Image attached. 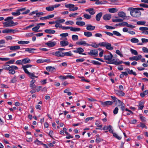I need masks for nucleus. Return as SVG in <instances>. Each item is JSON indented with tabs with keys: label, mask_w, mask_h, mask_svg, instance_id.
Here are the masks:
<instances>
[{
	"label": "nucleus",
	"mask_w": 148,
	"mask_h": 148,
	"mask_svg": "<svg viewBox=\"0 0 148 148\" xmlns=\"http://www.w3.org/2000/svg\"><path fill=\"white\" fill-rule=\"evenodd\" d=\"M13 19L12 17H8L4 19L5 22L3 23V24L5 27H11L17 25L18 23L17 22H14L12 20Z\"/></svg>",
	"instance_id": "obj_1"
},
{
	"label": "nucleus",
	"mask_w": 148,
	"mask_h": 148,
	"mask_svg": "<svg viewBox=\"0 0 148 148\" xmlns=\"http://www.w3.org/2000/svg\"><path fill=\"white\" fill-rule=\"evenodd\" d=\"M130 14L132 16L136 18L139 17L141 15V12L137 8L132 9Z\"/></svg>",
	"instance_id": "obj_2"
},
{
	"label": "nucleus",
	"mask_w": 148,
	"mask_h": 148,
	"mask_svg": "<svg viewBox=\"0 0 148 148\" xmlns=\"http://www.w3.org/2000/svg\"><path fill=\"white\" fill-rule=\"evenodd\" d=\"M110 97L114 101V102L116 104L119 103L120 104V105H119V106H120L121 109L123 111L125 108L124 104L120 100L117 99L115 97L112 96H110Z\"/></svg>",
	"instance_id": "obj_3"
},
{
	"label": "nucleus",
	"mask_w": 148,
	"mask_h": 148,
	"mask_svg": "<svg viewBox=\"0 0 148 148\" xmlns=\"http://www.w3.org/2000/svg\"><path fill=\"white\" fill-rule=\"evenodd\" d=\"M65 7L66 8H69V10L70 11H74L78 9V8L77 7L75 6L74 5L72 4H64Z\"/></svg>",
	"instance_id": "obj_4"
},
{
	"label": "nucleus",
	"mask_w": 148,
	"mask_h": 148,
	"mask_svg": "<svg viewBox=\"0 0 148 148\" xmlns=\"http://www.w3.org/2000/svg\"><path fill=\"white\" fill-rule=\"evenodd\" d=\"M100 45H101V46L105 47L107 49L109 50H112L113 49V47L112 46L111 44L107 42H101Z\"/></svg>",
	"instance_id": "obj_5"
},
{
	"label": "nucleus",
	"mask_w": 148,
	"mask_h": 148,
	"mask_svg": "<svg viewBox=\"0 0 148 148\" xmlns=\"http://www.w3.org/2000/svg\"><path fill=\"white\" fill-rule=\"evenodd\" d=\"M18 68L16 66L12 65L10 66L9 68V73L13 75L15 74L16 72L15 70H18Z\"/></svg>",
	"instance_id": "obj_6"
},
{
	"label": "nucleus",
	"mask_w": 148,
	"mask_h": 148,
	"mask_svg": "<svg viewBox=\"0 0 148 148\" xmlns=\"http://www.w3.org/2000/svg\"><path fill=\"white\" fill-rule=\"evenodd\" d=\"M49 47H54L56 44V41H49L48 42L45 43Z\"/></svg>",
	"instance_id": "obj_7"
},
{
	"label": "nucleus",
	"mask_w": 148,
	"mask_h": 148,
	"mask_svg": "<svg viewBox=\"0 0 148 148\" xmlns=\"http://www.w3.org/2000/svg\"><path fill=\"white\" fill-rule=\"evenodd\" d=\"M98 51L97 50H91L88 54L90 56L96 57L98 55Z\"/></svg>",
	"instance_id": "obj_8"
},
{
	"label": "nucleus",
	"mask_w": 148,
	"mask_h": 148,
	"mask_svg": "<svg viewBox=\"0 0 148 148\" xmlns=\"http://www.w3.org/2000/svg\"><path fill=\"white\" fill-rule=\"evenodd\" d=\"M119 25L120 26H125L127 27H129L131 28H134L135 27V26L134 25H131L128 24V23L126 22H123L119 24Z\"/></svg>",
	"instance_id": "obj_9"
},
{
	"label": "nucleus",
	"mask_w": 148,
	"mask_h": 148,
	"mask_svg": "<svg viewBox=\"0 0 148 148\" xmlns=\"http://www.w3.org/2000/svg\"><path fill=\"white\" fill-rule=\"evenodd\" d=\"M84 50L81 47L77 48L76 50L73 51L75 53H78L79 54H83L85 55V53H83L84 51Z\"/></svg>",
	"instance_id": "obj_10"
},
{
	"label": "nucleus",
	"mask_w": 148,
	"mask_h": 148,
	"mask_svg": "<svg viewBox=\"0 0 148 148\" xmlns=\"http://www.w3.org/2000/svg\"><path fill=\"white\" fill-rule=\"evenodd\" d=\"M76 44L78 45H82L84 46H89V44L86 43V42L82 40H80L76 42Z\"/></svg>",
	"instance_id": "obj_11"
},
{
	"label": "nucleus",
	"mask_w": 148,
	"mask_h": 148,
	"mask_svg": "<svg viewBox=\"0 0 148 148\" xmlns=\"http://www.w3.org/2000/svg\"><path fill=\"white\" fill-rule=\"evenodd\" d=\"M112 63L116 65H119L123 63L122 61H120L118 58L114 59L112 60Z\"/></svg>",
	"instance_id": "obj_12"
},
{
	"label": "nucleus",
	"mask_w": 148,
	"mask_h": 148,
	"mask_svg": "<svg viewBox=\"0 0 148 148\" xmlns=\"http://www.w3.org/2000/svg\"><path fill=\"white\" fill-rule=\"evenodd\" d=\"M100 102L101 105L104 106L111 105L113 103V102L111 101H107L105 102H103L102 101H100Z\"/></svg>",
	"instance_id": "obj_13"
},
{
	"label": "nucleus",
	"mask_w": 148,
	"mask_h": 148,
	"mask_svg": "<svg viewBox=\"0 0 148 148\" xmlns=\"http://www.w3.org/2000/svg\"><path fill=\"white\" fill-rule=\"evenodd\" d=\"M113 57V55L111 53H110V54H109L104 56V59L108 61L111 60Z\"/></svg>",
	"instance_id": "obj_14"
},
{
	"label": "nucleus",
	"mask_w": 148,
	"mask_h": 148,
	"mask_svg": "<svg viewBox=\"0 0 148 148\" xmlns=\"http://www.w3.org/2000/svg\"><path fill=\"white\" fill-rule=\"evenodd\" d=\"M60 41V44L62 47H65L68 45L69 44V42L66 40H62Z\"/></svg>",
	"instance_id": "obj_15"
},
{
	"label": "nucleus",
	"mask_w": 148,
	"mask_h": 148,
	"mask_svg": "<svg viewBox=\"0 0 148 148\" xmlns=\"http://www.w3.org/2000/svg\"><path fill=\"white\" fill-rule=\"evenodd\" d=\"M69 34L67 33H62L60 34V36H61L60 39L61 40H67V38L66 37L68 36Z\"/></svg>",
	"instance_id": "obj_16"
},
{
	"label": "nucleus",
	"mask_w": 148,
	"mask_h": 148,
	"mask_svg": "<svg viewBox=\"0 0 148 148\" xmlns=\"http://www.w3.org/2000/svg\"><path fill=\"white\" fill-rule=\"evenodd\" d=\"M33 65L31 64H27L25 65H22V68L23 70L24 71L25 73L28 72L27 68L29 67H31L33 66Z\"/></svg>",
	"instance_id": "obj_17"
},
{
	"label": "nucleus",
	"mask_w": 148,
	"mask_h": 148,
	"mask_svg": "<svg viewBox=\"0 0 148 148\" xmlns=\"http://www.w3.org/2000/svg\"><path fill=\"white\" fill-rule=\"evenodd\" d=\"M25 73L27 74L31 79H33V77H38L37 76L35 75L34 73H31L28 71Z\"/></svg>",
	"instance_id": "obj_18"
},
{
	"label": "nucleus",
	"mask_w": 148,
	"mask_h": 148,
	"mask_svg": "<svg viewBox=\"0 0 148 148\" xmlns=\"http://www.w3.org/2000/svg\"><path fill=\"white\" fill-rule=\"evenodd\" d=\"M55 56L58 57H63L64 56V53L60 51H56L55 53Z\"/></svg>",
	"instance_id": "obj_19"
},
{
	"label": "nucleus",
	"mask_w": 148,
	"mask_h": 148,
	"mask_svg": "<svg viewBox=\"0 0 148 148\" xmlns=\"http://www.w3.org/2000/svg\"><path fill=\"white\" fill-rule=\"evenodd\" d=\"M86 29L88 31H92L94 30L95 28V27L92 26L90 24H88L86 25Z\"/></svg>",
	"instance_id": "obj_20"
},
{
	"label": "nucleus",
	"mask_w": 148,
	"mask_h": 148,
	"mask_svg": "<svg viewBox=\"0 0 148 148\" xmlns=\"http://www.w3.org/2000/svg\"><path fill=\"white\" fill-rule=\"evenodd\" d=\"M111 18V15L110 14H106L103 16V18L105 20H109Z\"/></svg>",
	"instance_id": "obj_21"
},
{
	"label": "nucleus",
	"mask_w": 148,
	"mask_h": 148,
	"mask_svg": "<svg viewBox=\"0 0 148 148\" xmlns=\"http://www.w3.org/2000/svg\"><path fill=\"white\" fill-rule=\"evenodd\" d=\"M115 93L118 95L120 96H122L124 95L125 93L121 91L115 90Z\"/></svg>",
	"instance_id": "obj_22"
},
{
	"label": "nucleus",
	"mask_w": 148,
	"mask_h": 148,
	"mask_svg": "<svg viewBox=\"0 0 148 148\" xmlns=\"http://www.w3.org/2000/svg\"><path fill=\"white\" fill-rule=\"evenodd\" d=\"M9 48L10 50H18L20 49V47L18 45L9 46Z\"/></svg>",
	"instance_id": "obj_23"
},
{
	"label": "nucleus",
	"mask_w": 148,
	"mask_h": 148,
	"mask_svg": "<svg viewBox=\"0 0 148 148\" xmlns=\"http://www.w3.org/2000/svg\"><path fill=\"white\" fill-rule=\"evenodd\" d=\"M23 64H26L31 62L30 60L28 58H25L22 59Z\"/></svg>",
	"instance_id": "obj_24"
},
{
	"label": "nucleus",
	"mask_w": 148,
	"mask_h": 148,
	"mask_svg": "<svg viewBox=\"0 0 148 148\" xmlns=\"http://www.w3.org/2000/svg\"><path fill=\"white\" fill-rule=\"evenodd\" d=\"M86 11V12H88L91 15H93L95 13V12L94 10V9L92 8L87 9Z\"/></svg>",
	"instance_id": "obj_25"
},
{
	"label": "nucleus",
	"mask_w": 148,
	"mask_h": 148,
	"mask_svg": "<svg viewBox=\"0 0 148 148\" xmlns=\"http://www.w3.org/2000/svg\"><path fill=\"white\" fill-rule=\"evenodd\" d=\"M45 32L46 33L54 34L55 33L56 31L55 30L51 29H46L45 30Z\"/></svg>",
	"instance_id": "obj_26"
},
{
	"label": "nucleus",
	"mask_w": 148,
	"mask_h": 148,
	"mask_svg": "<svg viewBox=\"0 0 148 148\" xmlns=\"http://www.w3.org/2000/svg\"><path fill=\"white\" fill-rule=\"evenodd\" d=\"M35 82V80L34 79H33L30 81V86L32 88H34L36 87V85L34 84Z\"/></svg>",
	"instance_id": "obj_27"
},
{
	"label": "nucleus",
	"mask_w": 148,
	"mask_h": 148,
	"mask_svg": "<svg viewBox=\"0 0 148 148\" xmlns=\"http://www.w3.org/2000/svg\"><path fill=\"white\" fill-rule=\"evenodd\" d=\"M102 15V12H100L96 16V20L98 21H99Z\"/></svg>",
	"instance_id": "obj_28"
},
{
	"label": "nucleus",
	"mask_w": 148,
	"mask_h": 148,
	"mask_svg": "<svg viewBox=\"0 0 148 148\" xmlns=\"http://www.w3.org/2000/svg\"><path fill=\"white\" fill-rule=\"evenodd\" d=\"M118 16L122 18H124L126 17V14L123 12H120L118 14Z\"/></svg>",
	"instance_id": "obj_29"
},
{
	"label": "nucleus",
	"mask_w": 148,
	"mask_h": 148,
	"mask_svg": "<svg viewBox=\"0 0 148 148\" xmlns=\"http://www.w3.org/2000/svg\"><path fill=\"white\" fill-rule=\"evenodd\" d=\"M108 11L111 13H115L118 11V10L115 8H112L108 9Z\"/></svg>",
	"instance_id": "obj_30"
},
{
	"label": "nucleus",
	"mask_w": 148,
	"mask_h": 148,
	"mask_svg": "<svg viewBox=\"0 0 148 148\" xmlns=\"http://www.w3.org/2000/svg\"><path fill=\"white\" fill-rule=\"evenodd\" d=\"M71 31L73 32H78L81 29L79 28L74 27H71Z\"/></svg>",
	"instance_id": "obj_31"
},
{
	"label": "nucleus",
	"mask_w": 148,
	"mask_h": 148,
	"mask_svg": "<svg viewBox=\"0 0 148 148\" xmlns=\"http://www.w3.org/2000/svg\"><path fill=\"white\" fill-rule=\"evenodd\" d=\"M84 35L88 37H91L92 36L91 32H84Z\"/></svg>",
	"instance_id": "obj_32"
},
{
	"label": "nucleus",
	"mask_w": 148,
	"mask_h": 148,
	"mask_svg": "<svg viewBox=\"0 0 148 148\" xmlns=\"http://www.w3.org/2000/svg\"><path fill=\"white\" fill-rule=\"evenodd\" d=\"M142 57L141 55H139L138 56H134L133 57V60L138 61Z\"/></svg>",
	"instance_id": "obj_33"
},
{
	"label": "nucleus",
	"mask_w": 148,
	"mask_h": 148,
	"mask_svg": "<svg viewBox=\"0 0 148 148\" xmlns=\"http://www.w3.org/2000/svg\"><path fill=\"white\" fill-rule=\"evenodd\" d=\"M29 41H20L18 42V43L21 45H25L29 44Z\"/></svg>",
	"instance_id": "obj_34"
},
{
	"label": "nucleus",
	"mask_w": 148,
	"mask_h": 148,
	"mask_svg": "<svg viewBox=\"0 0 148 148\" xmlns=\"http://www.w3.org/2000/svg\"><path fill=\"white\" fill-rule=\"evenodd\" d=\"M101 42L99 43L98 44H96V43H92V44H90L89 46H91L94 48H97L99 47V46H101L100 44Z\"/></svg>",
	"instance_id": "obj_35"
},
{
	"label": "nucleus",
	"mask_w": 148,
	"mask_h": 148,
	"mask_svg": "<svg viewBox=\"0 0 148 148\" xmlns=\"http://www.w3.org/2000/svg\"><path fill=\"white\" fill-rule=\"evenodd\" d=\"M144 103L143 102L140 101L139 102L138 106V109L139 110H142L144 107Z\"/></svg>",
	"instance_id": "obj_36"
},
{
	"label": "nucleus",
	"mask_w": 148,
	"mask_h": 148,
	"mask_svg": "<svg viewBox=\"0 0 148 148\" xmlns=\"http://www.w3.org/2000/svg\"><path fill=\"white\" fill-rule=\"evenodd\" d=\"M45 9L47 10L49 12L52 11L54 10V8L53 5L51 6L46 7Z\"/></svg>",
	"instance_id": "obj_37"
},
{
	"label": "nucleus",
	"mask_w": 148,
	"mask_h": 148,
	"mask_svg": "<svg viewBox=\"0 0 148 148\" xmlns=\"http://www.w3.org/2000/svg\"><path fill=\"white\" fill-rule=\"evenodd\" d=\"M76 24L78 25L83 26L85 25V23L84 21H77Z\"/></svg>",
	"instance_id": "obj_38"
},
{
	"label": "nucleus",
	"mask_w": 148,
	"mask_h": 148,
	"mask_svg": "<svg viewBox=\"0 0 148 148\" xmlns=\"http://www.w3.org/2000/svg\"><path fill=\"white\" fill-rule=\"evenodd\" d=\"M35 50V49L33 48H27L25 49V51L30 53H33V51Z\"/></svg>",
	"instance_id": "obj_39"
},
{
	"label": "nucleus",
	"mask_w": 148,
	"mask_h": 148,
	"mask_svg": "<svg viewBox=\"0 0 148 148\" xmlns=\"http://www.w3.org/2000/svg\"><path fill=\"white\" fill-rule=\"evenodd\" d=\"M131 42L133 43H138L139 42V40L138 39L133 38L130 40Z\"/></svg>",
	"instance_id": "obj_40"
},
{
	"label": "nucleus",
	"mask_w": 148,
	"mask_h": 148,
	"mask_svg": "<svg viewBox=\"0 0 148 148\" xmlns=\"http://www.w3.org/2000/svg\"><path fill=\"white\" fill-rule=\"evenodd\" d=\"M72 38L73 40L77 41L78 39V36L76 35H73L72 36Z\"/></svg>",
	"instance_id": "obj_41"
},
{
	"label": "nucleus",
	"mask_w": 148,
	"mask_h": 148,
	"mask_svg": "<svg viewBox=\"0 0 148 148\" xmlns=\"http://www.w3.org/2000/svg\"><path fill=\"white\" fill-rule=\"evenodd\" d=\"M34 143L37 145L42 144L43 145L46 146L47 145L45 144L42 143L41 141L39 140L38 139H36Z\"/></svg>",
	"instance_id": "obj_42"
},
{
	"label": "nucleus",
	"mask_w": 148,
	"mask_h": 148,
	"mask_svg": "<svg viewBox=\"0 0 148 148\" xmlns=\"http://www.w3.org/2000/svg\"><path fill=\"white\" fill-rule=\"evenodd\" d=\"M12 14L13 16H18L21 14V13L19 12V11L17 10L16 12H12Z\"/></svg>",
	"instance_id": "obj_43"
},
{
	"label": "nucleus",
	"mask_w": 148,
	"mask_h": 148,
	"mask_svg": "<svg viewBox=\"0 0 148 148\" xmlns=\"http://www.w3.org/2000/svg\"><path fill=\"white\" fill-rule=\"evenodd\" d=\"M39 26L37 25V26H35L32 29V30L34 32H37L38 30L39 29Z\"/></svg>",
	"instance_id": "obj_44"
},
{
	"label": "nucleus",
	"mask_w": 148,
	"mask_h": 148,
	"mask_svg": "<svg viewBox=\"0 0 148 148\" xmlns=\"http://www.w3.org/2000/svg\"><path fill=\"white\" fill-rule=\"evenodd\" d=\"M74 24V22L72 21H67L65 23V24L66 25H73Z\"/></svg>",
	"instance_id": "obj_45"
},
{
	"label": "nucleus",
	"mask_w": 148,
	"mask_h": 148,
	"mask_svg": "<svg viewBox=\"0 0 148 148\" xmlns=\"http://www.w3.org/2000/svg\"><path fill=\"white\" fill-rule=\"evenodd\" d=\"M130 51L132 54H133L135 55H137L138 54V52L136 50H135L132 49H130Z\"/></svg>",
	"instance_id": "obj_46"
},
{
	"label": "nucleus",
	"mask_w": 148,
	"mask_h": 148,
	"mask_svg": "<svg viewBox=\"0 0 148 148\" xmlns=\"http://www.w3.org/2000/svg\"><path fill=\"white\" fill-rule=\"evenodd\" d=\"M148 94V90H146L143 92L141 93L140 94V95L141 97H145V96L147 95Z\"/></svg>",
	"instance_id": "obj_47"
},
{
	"label": "nucleus",
	"mask_w": 148,
	"mask_h": 148,
	"mask_svg": "<svg viewBox=\"0 0 148 148\" xmlns=\"http://www.w3.org/2000/svg\"><path fill=\"white\" fill-rule=\"evenodd\" d=\"M46 69L48 71H52L55 69V68L52 66H48L46 67Z\"/></svg>",
	"instance_id": "obj_48"
},
{
	"label": "nucleus",
	"mask_w": 148,
	"mask_h": 148,
	"mask_svg": "<svg viewBox=\"0 0 148 148\" xmlns=\"http://www.w3.org/2000/svg\"><path fill=\"white\" fill-rule=\"evenodd\" d=\"M140 30L142 31V32L147 31L148 30V27H141L139 28Z\"/></svg>",
	"instance_id": "obj_49"
},
{
	"label": "nucleus",
	"mask_w": 148,
	"mask_h": 148,
	"mask_svg": "<svg viewBox=\"0 0 148 148\" xmlns=\"http://www.w3.org/2000/svg\"><path fill=\"white\" fill-rule=\"evenodd\" d=\"M56 25H55V27L56 28H57L58 27H60L61 28L62 27V26L60 24V23H59L58 22H57V21H55Z\"/></svg>",
	"instance_id": "obj_50"
},
{
	"label": "nucleus",
	"mask_w": 148,
	"mask_h": 148,
	"mask_svg": "<svg viewBox=\"0 0 148 148\" xmlns=\"http://www.w3.org/2000/svg\"><path fill=\"white\" fill-rule=\"evenodd\" d=\"M113 34H114L117 36H121V34L117 31H114L113 32Z\"/></svg>",
	"instance_id": "obj_51"
},
{
	"label": "nucleus",
	"mask_w": 148,
	"mask_h": 148,
	"mask_svg": "<svg viewBox=\"0 0 148 148\" xmlns=\"http://www.w3.org/2000/svg\"><path fill=\"white\" fill-rule=\"evenodd\" d=\"M2 32L3 33H10V29L6 28L3 29L2 30Z\"/></svg>",
	"instance_id": "obj_52"
},
{
	"label": "nucleus",
	"mask_w": 148,
	"mask_h": 148,
	"mask_svg": "<svg viewBox=\"0 0 148 148\" xmlns=\"http://www.w3.org/2000/svg\"><path fill=\"white\" fill-rule=\"evenodd\" d=\"M84 17L86 19H90L91 17V16L87 14H84Z\"/></svg>",
	"instance_id": "obj_53"
},
{
	"label": "nucleus",
	"mask_w": 148,
	"mask_h": 148,
	"mask_svg": "<svg viewBox=\"0 0 148 148\" xmlns=\"http://www.w3.org/2000/svg\"><path fill=\"white\" fill-rule=\"evenodd\" d=\"M113 136H114L118 140H121V137L119 136L117 134L114 133L113 134Z\"/></svg>",
	"instance_id": "obj_54"
},
{
	"label": "nucleus",
	"mask_w": 148,
	"mask_h": 148,
	"mask_svg": "<svg viewBox=\"0 0 148 148\" xmlns=\"http://www.w3.org/2000/svg\"><path fill=\"white\" fill-rule=\"evenodd\" d=\"M91 63L94 64L95 65H101V63L98 61H95V60H92L91 61Z\"/></svg>",
	"instance_id": "obj_55"
},
{
	"label": "nucleus",
	"mask_w": 148,
	"mask_h": 148,
	"mask_svg": "<svg viewBox=\"0 0 148 148\" xmlns=\"http://www.w3.org/2000/svg\"><path fill=\"white\" fill-rule=\"evenodd\" d=\"M15 64L18 65L23 64V62L22 60H18L16 61L15 62Z\"/></svg>",
	"instance_id": "obj_56"
},
{
	"label": "nucleus",
	"mask_w": 148,
	"mask_h": 148,
	"mask_svg": "<svg viewBox=\"0 0 148 148\" xmlns=\"http://www.w3.org/2000/svg\"><path fill=\"white\" fill-rule=\"evenodd\" d=\"M78 14L77 13H74L70 14L69 16L70 17H75V16Z\"/></svg>",
	"instance_id": "obj_57"
},
{
	"label": "nucleus",
	"mask_w": 148,
	"mask_h": 148,
	"mask_svg": "<svg viewBox=\"0 0 148 148\" xmlns=\"http://www.w3.org/2000/svg\"><path fill=\"white\" fill-rule=\"evenodd\" d=\"M94 119V117H88L85 120V122L86 123L89 121H91Z\"/></svg>",
	"instance_id": "obj_58"
},
{
	"label": "nucleus",
	"mask_w": 148,
	"mask_h": 148,
	"mask_svg": "<svg viewBox=\"0 0 148 148\" xmlns=\"http://www.w3.org/2000/svg\"><path fill=\"white\" fill-rule=\"evenodd\" d=\"M116 53L118 55H119L121 57H123V55L121 53L120 51L119 50H116Z\"/></svg>",
	"instance_id": "obj_59"
},
{
	"label": "nucleus",
	"mask_w": 148,
	"mask_h": 148,
	"mask_svg": "<svg viewBox=\"0 0 148 148\" xmlns=\"http://www.w3.org/2000/svg\"><path fill=\"white\" fill-rule=\"evenodd\" d=\"M5 42V41L4 40H0V47H3L4 46L1 45L2 44H4Z\"/></svg>",
	"instance_id": "obj_60"
},
{
	"label": "nucleus",
	"mask_w": 148,
	"mask_h": 148,
	"mask_svg": "<svg viewBox=\"0 0 148 148\" xmlns=\"http://www.w3.org/2000/svg\"><path fill=\"white\" fill-rule=\"evenodd\" d=\"M17 80V79L15 77H14L11 80V82L12 83H15Z\"/></svg>",
	"instance_id": "obj_61"
},
{
	"label": "nucleus",
	"mask_w": 148,
	"mask_h": 148,
	"mask_svg": "<svg viewBox=\"0 0 148 148\" xmlns=\"http://www.w3.org/2000/svg\"><path fill=\"white\" fill-rule=\"evenodd\" d=\"M69 90L68 89H65L64 91V93H66L68 95L70 96L71 95L72 93L69 92L68 91Z\"/></svg>",
	"instance_id": "obj_62"
},
{
	"label": "nucleus",
	"mask_w": 148,
	"mask_h": 148,
	"mask_svg": "<svg viewBox=\"0 0 148 148\" xmlns=\"http://www.w3.org/2000/svg\"><path fill=\"white\" fill-rule=\"evenodd\" d=\"M143 51L145 53H148V49L145 47H143L142 48Z\"/></svg>",
	"instance_id": "obj_63"
},
{
	"label": "nucleus",
	"mask_w": 148,
	"mask_h": 148,
	"mask_svg": "<svg viewBox=\"0 0 148 148\" xmlns=\"http://www.w3.org/2000/svg\"><path fill=\"white\" fill-rule=\"evenodd\" d=\"M110 133L113 134V132L112 130V127L111 125H109V128L108 130Z\"/></svg>",
	"instance_id": "obj_64"
}]
</instances>
